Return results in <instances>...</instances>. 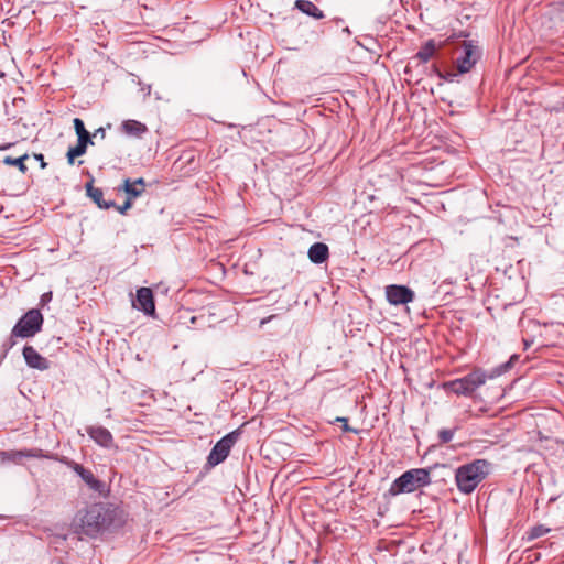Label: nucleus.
<instances>
[{
	"label": "nucleus",
	"mask_w": 564,
	"mask_h": 564,
	"mask_svg": "<svg viewBox=\"0 0 564 564\" xmlns=\"http://www.w3.org/2000/svg\"><path fill=\"white\" fill-rule=\"evenodd\" d=\"M51 300H52V292L44 293V294L41 296V304H42V305H45V304H46V303H48Z\"/></svg>",
	"instance_id": "28"
},
{
	"label": "nucleus",
	"mask_w": 564,
	"mask_h": 564,
	"mask_svg": "<svg viewBox=\"0 0 564 564\" xmlns=\"http://www.w3.org/2000/svg\"><path fill=\"white\" fill-rule=\"evenodd\" d=\"M131 206H132V200H131L130 198H128V199L124 202V204H123V205H121V206H115V207L117 208V210H118L120 214L124 215V214H126V212H127L129 208H131Z\"/></svg>",
	"instance_id": "26"
},
{
	"label": "nucleus",
	"mask_w": 564,
	"mask_h": 564,
	"mask_svg": "<svg viewBox=\"0 0 564 564\" xmlns=\"http://www.w3.org/2000/svg\"><path fill=\"white\" fill-rule=\"evenodd\" d=\"M386 297L392 305L408 304L413 301L414 292L405 285L390 284L386 286Z\"/></svg>",
	"instance_id": "9"
},
{
	"label": "nucleus",
	"mask_w": 564,
	"mask_h": 564,
	"mask_svg": "<svg viewBox=\"0 0 564 564\" xmlns=\"http://www.w3.org/2000/svg\"><path fill=\"white\" fill-rule=\"evenodd\" d=\"M307 254L313 263L321 264L328 259L329 250L327 245L315 242L310 247Z\"/></svg>",
	"instance_id": "16"
},
{
	"label": "nucleus",
	"mask_w": 564,
	"mask_h": 564,
	"mask_svg": "<svg viewBox=\"0 0 564 564\" xmlns=\"http://www.w3.org/2000/svg\"><path fill=\"white\" fill-rule=\"evenodd\" d=\"M239 436L240 431L235 430L225 435L223 438H220L212 448L207 457V465L210 467H215L223 463L228 457L232 446L236 444Z\"/></svg>",
	"instance_id": "6"
},
{
	"label": "nucleus",
	"mask_w": 564,
	"mask_h": 564,
	"mask_svg": "<svg viewBox=\"0 0 564 564\" xmlns=\"http://www.w3.org/2000/svg\"><path fill=\"white\" fill-rule=\"evenodd\" d=\"M119 189H123L128 195V198H130L131 200L133 198L141 196L142 193L144 192V188L135 187V184H132L129 178H126L123 181V185Z\"/></svg>",
	"instance_id": "21"
},
{
	"label": "nucleus",
	"mask_w": 564,
	"mask_h": 564,
	"mask_svg": "<svg viewBox=\"0 0 564 564\" xmlns=\"http://www.w3.org/2000/svg\"><path fill=\"white\" fill-rule=\"evenodd\" d=\"M0 456L2 460H10V462H19L23 457H35L34 454H32L29 451H10V452H1Z\"/></svg>",
	"instance_id": "20"
},
{
	"label": "nucleus",
	"mask_w": 564,
	"mask_h": 564,
	"mask_svg": "<svg viewBox=\"0 0 564 564\" xmlns=\"http://www.w3.org/2000/svg\"><path fill=\"white\" fill-rule=\"evenodd\" d=\"M120 131L128 137L140 139L148 132V127L138 120L128 119L122 121Z\"/></svg>",
	"instance_id": "14"
},
{
	"label": "nucleus",
	"mask_w": 564,
	"mask_h": 564,
	"mask_svg": "<svg viewBox=\"0 0 564 564\" xmlns=\"http://www.w3.org/2000/svg\"><path fill=\"white\" fill-rule=\"evenodd\" d=\"M109 510L102 503H94L80 509L73 521L75 532L94 538L109 525Z\"/></svg>",
	"instance_id": "1"
},
{
	"label": "nucleus",
	"mask_w": 564,
	"mask_h": 564,
	"mask_svg": "<svg viewBox=\"0 0 564 564\" xmlns=\"http://www.w3.org/2000/svg\"><path fill=\"white\" fill-rule=\"evenodd\" d=\"M74 128L77 134V144L75 148H79L80 151L86 153L88 144H94L90 133L86 130L82 119H74Z\"/></svg>",
	"instance_id": "15"
},
{
	"label": "nucleus",
	"mask_w": 564,
	"mask_h": 564,
	"mask_svg": "<svg viewBox=\"0 0 564 564\" xmlns=\"http://www.w3.org/2000/svg\"><path fill=\"white\" fill-rule=\"evenodd\" d=\"M84 154H85V152L80 151L79 148H75V147L69 148V150L66 153L68 164L73 165L75 158L82 156Z\"/></svg>",
	"instance_id": "23"
},
{
	"label": "nucleus",
	"mask_w": 564,
	"mask_h": 564,
	"mask_svg": "<svg viewBox=\"0 0 564 564\" xmlns=\"http://www.w3.org/2000/svg\"><path fill=\"white\" fill-rule=\"evenodd\" d=\"M94 137H100V139H105L106 138V128H104V127L98 128L95 131Z\"/></svg>",
	"instance_id": "29"
},
{
	"label": "nucleus",
	"mask_w": 564,
	"mask_h": 564,
	"mask_svg": "<svg viewBox=\"0 0 564 564\" xmlns=\"http://www.w3.org/2000/svg\"><path fill=\"white\" fill-rule=\"evenodd\" d=\"M196 319H197V317H196V316H193V317L191 318V322H192V323H196Z\"/></svg>",
	"instance_id": "33"
},
{
	"label": "nucleus",
	"mask_w": 564,
	"mask_h": 564,
	"mask_svg": "<svg viewBox=\"0 0 564 564\" xmlns=\"http://www.w3.org/2000/svg\"><path fill=\"white\" fill-rule=\"evenodd\" d=\"M516 359H518V356H516V355H514V356H512V357L510 358V360H509L507 364H505V366H503V367H505L506 369L510 368V367H511V365H512V362H513V360H516Z\"/></svg>",
	"instance_id": "31"
},
{
	"label": "nucleus",
	"mask_w": 564,
	"mask_h": 564,
	"mask_svg": "<svg viewBox=\"0 0 564 564\" xmlns=\"http://www.w3.org/2000/svg\"><path fill=\"white\" fill-rule=\"evenodd\" d=\"M436 51V44L434 40H429L416 53L414 58L420 59L422 63H427Z\"/></svg>",
	"instance_id": "18"
},
{
	"label": "nucleus",
	"mask_w": 564,
	"mask_h": 564,
	"mask_svg": "<svg viewBox=\"0 0 564 564\" xmlns=\"http://www.w3.org/2000/svg\"><path fill=\"white\" fill-rule=\"evenodd\" d=\"M294 7L304 14L312 17L316 20L324 18L323 11L310 0H296Z\"/></svg>",
	"instance_id": "17"
},
{
	"label": "nucleus",
	"mask_w": 564,
	"mask_h": 564,
	"mask_svg": "<svg viewBox=\"0 0 564 564\" xmlns=\"http://www.w3.org/2000/svg\"><path fill=\"white\" fill-rule=\"evenodd\" d=\"M132 184H135V187L144 188L145 182L144 178L140 177L131 182Z\"/></svg>",
	"instance_id": "30"
},
{
	"label": "nucleus",
	"mask_w": 564,
	"mask_h": 564,
	"mask_svg": "<svg viewBox=\"0 0 564 564\" xmlns=\"http://www.w3.org/2000/svg\"><path fill=\"white\" fill-rule=\"evenodd\" d=\"M549 531H550V529L545 528L542 524L535 525V527L531 528V530L528 532V540H534L540 536H543Z\"/></svg>",
	"instance_id": "22"
},
{
	"label": "nucleus",
	"mask_w": 564,
	"mask_h": 564,
	"mask_svg": "<svg viewBox=\"0 0 564 564\" xmlns=\"http://www.w3.org/2000/svg\"><path fill=\"white\" fill-rule=\"evenodd\" d=\"M486 373L481 369H475L466 376L444 383V388L457 395H470L480 386L485 384Z\"/></svg>",
	"instance_id": "5"
},
{
	"label": "nucleus",
	"mask_w": 564,
	"mask_h": 564,
	"mask_svg": "<svg viewBox=\"0 0 564 564\" xmlns=\"http://www.w3.org/2000/svg\"><path fill=\"white\" fill-rule=\"evenodd\" d=\"M453 76H456V74L448 73L447 76H445L444 78L449 80V78L453 77Z\"/></svg>",
	"instance_id": "32"
},
{
	"label": "nucleus",
	"mask_w": 564,
	"mask_h": 564,
	"mask_svg": "<svg viewBox=\"0 0 564 564\" xmlns=\"http://www.w3.org/2000/svg\"><path fill=\"white\" fill-rule=\"evenodd\" d=\"M491 471V463L478 458L459 466L455 471V482L462 494H471Z\"/></svg>",
	"instance_id": "2"
},
{
	"label": "nucleus",
	"mask_w": 564,
	"mask_h": 564,
	"mask_svg": "<svg viewBox=\"0 0 564 564\" xmlns=\"http://www.w3.org/2000/svg\"><path fill=\"white\" fill-rule=\"evenodd\" d=\"M22 354L26 365L30 368L42 371L50 368V362L47 359L40 355L34 347L29 345L24 346Z\"/></svg>",
	"instance_id": "11"
},
{
	"label": "nucleus",
	"mask_w": 564,
	"mask_h": 564,
	"mask_svg": "<svg viewBox=\"0 0 564 564\" xmlns=\"http://www.w3.org/2000/svg\"><path fill=\"white\" fill-rule=\"evenodd\" d=\"M94 180L87 182L85 185L87 196L100 208V209H109L116 206L113 200H105L104 192L101 188L94 186Z\"/></svg>",
	"instance_id": "13"
},
{
	"label": "nucleus",
	"mask_w": 564,
	"mask_h": 564,
	"mask_svg": "<svg viewBox=\"0 0 564 564\" xmlns=\"http://www.w3.org/2000/svg\"><path fill=\"white\" fill-rule=\"evenodd\" d=\"M67 466L73 469L82 479L83 481L93 490L100 492L104 488L102 481L98 480L94 474L84 468L80 464L69 460L66 463Z\"/></svg>",
	"instance_id": "10"
},
{
	"label": "nucleus",
	"mask_w": 564,
	"mask_h": 564,
	"mask_svg": "<svg viewBox=\"0 0 564 564\" xmlns=\"http://www.w3.org/2000/svg\"><path fill=\"white\" fill-rule=\"evenodd\" d=\"M453 436H454L453 430L443 429L438 432V440L441 443L451 442L453 440Z\"/></svg>",
	"instance_id": "24"
},
{
	"label": "nucleus",
	"mask_w": 564,
	"mask_h": 564,
	"mask_svg": "<svg viewBox=\"0 0 564 564\" xmlns=\"http://www.w3.org/2000/svg\"><path fill=\"white\" fill-rule=\"evenodd\" d=\"M132 306L145 315L154 317L155 304L152 290L145 286L138 289L135 299L132 300Z\"/></svg>",
	"instance_id": "8"
},
{
	"label": "nucleus",
	"mask_w": 564,
	"mask_h": 564,
	"mask_svg": "<svg viewBox=\"0 0 564 564\" xmlns=\"http://www.w3.org/2000/svg\"><path fill=\"white\" fill-rule=\"evenodd\" d=\"M86 433L93 438L98 445L110 448L113 445V436L110 431L104 426L90 425L86 427Z\"/></svg>",
	"instance_id": "12"
},
{
	"label": "nucleus",
	"mask_w": 564,
	"mask_h": 564,
	"mask_svg": "<svg viewBox=\"0 0 564 564\" xmlns=\"http://www.w3.org/2000/svg\"><path fill=\"white\" fill-rule=\"evenodd\" d=\"M431 484L430 470L413 468L404 471L390 486L384 497H394L400 494H410Z\"/></svg>",
	"instance_id": "3"
},
{
	"label": "nucleus",
	"mask_w": 564,
	"mask_h": 564,
	"mask_svg": "<svg viewBox=\"0 0 564 564\" xmlns=\"http://www.w3.org/2000/svg\"><path fill=\"white\" fill-rule=\"evenodd\" d=\"M480 48L474 44L473 41H464L463 54L456 59L458 74H465L469 72L480 58Z\"/></svg>",
	"instance_id": "7"
},
{
	"label": "nucleus",
	"mask_w": 564,
	"mask_h": 564,
	"mask_svg": "<svg viewBox=\"0 0 564 564\" xmlns=\"http://www.w3.org/2000/svg\"><path fill=\"white\" fill-rule=\"evenodd\" d=\"M43 322L44 318L40 310H29L13 326L11 330V340L7 349L14 346L15 343L12 340L13 337L30 338L35 336L42 329Z\"/></svg>",
	"instance_id": "4"
},
{
	"label": "nucleus",
	"mask_w": 564,
	"mask_h": 564,
	"mask_svg": "<svg viewBox=\"0 0 564 564\" xmlns=\"http://www.w3.org/2000/svg\"><path fill=\"white\" fill-rule=\"evenodd\" d=\"M28 159H29V154L24 153L23 155H21L19 158H12L9 155L4 156L2 162L7 165L17 166L21 173L25 174L28 172V166L25 165L24 162Z\"/></svg>",
	"instance_id": "19"
},
{
	"label": "nucleus",
	"mask_w": 564,
	"mask_h": 564,
	"mask_svg": "<svg viewBox=\"0 0 564 564\" xmlns=\"http://www.w3.org/2000/svg\"><path fill=\"white\" fill-rule=\"evenodd\" d=\"M34 159L40 162V165H41V169H45L46 167V162L44 161V155L41 154V153H35L34 154Z\"/></svg>",
	"instance_id": "27"
},
{
	"label": "nucleus",
	"mask_w": 564,
	"mask_h": 564,
	"mask_svg": "<svg viewBox=\"0 0 564 564\" xmlns=\"http://www.w3.org/2000/svg\"><path fill=\"white\" fill-rule=\"evenodd\" d=\"M336 421H337V422H341V423H343V426H341V427H343V430H344L345 432H352V433H356V434L358 433V430L352 429V427H350V426L348 425V419H347V417H336Z\"/></svg>",
	"instance_id": "25"
}]
</instances>
